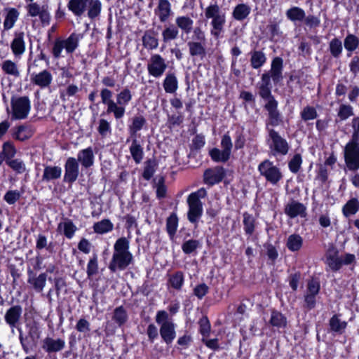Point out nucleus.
<instances>
[{
    "mask_svg": "<svg viewBox=\"0 0 359 359\" xmlns=\"http://www.w3.org/2000/svg\"><path fill=\"white\" fill-rule=\"evenodd\" d=\"M133 260V255L129 251V241L125 237L118 238L114 245V252L109 264V269L113 273L123 271Z\"/></svg>",
    "mask_w": 359,
    "mask_h": 359,
    "instance_id": "obj_1",
    "label": "nucleus"
},
{
    "mask_svg": "<svg viewBox=\"0 0 359 359\" xmlns=\"http://www.w3.org/2000/svg\"><path fill=\"white\" fill-rule=\"evenodd\" d=\"M67 8L78 17L87 11L88 18L94 19L100 15L102 4L100 0H69Z\"/></svg>",
    "mask_w": 359,
    "mask_h": 359,
    "instance_id": "obj_2",
    "label": "nucleus"
},
{
    "mask_svg": "<svg viewBox=\"0 0 359 359\" xmlns=\"http://www.w3.org/2000/svg\"><path fill=\"white\" fill-rule=\"evenodd\" d=\"M207 196L205 189L201 188L195 192L190 194L187 198L189 211L188 219L191 223L196 224L203 215V203L201 199Z\"/></svg>",
    "mask_w": 359,
    "mask_h": 359,
    "instance_id": "obj_3",
    "label": "nucleus"
},
{
    "mask_svg": "<svg viewBox=\"0 0 359 359\" xmlns=\"http://www.w3.org/2000/svg\"><path fill=\"white\" fill-rule=\"evenodd\" d=\"M204 13L207 19H212L210 34L215 38H218L223 31L226 22L225 14L216 2L210 4L206 7Z\"/></svg>",
    "mask_w": 359,
    "mask_h": 359,
    "instance_id": "obj_4",
    "label": "nucleus"
},
{
    "mask_svg": "<svg viewBox=\"0 0 359 359\" xmlns=\"http://www.w3.org/2000/svg\"><path fill=\"white\" fill-rule=\"evenodd\" d=\"M267 131L269 134L267 144L271 154L274 156L286 155L290 149L287 141L271 128L267 127Z\"/></svg>",
    "mask_w": 359,
    "mask_h": 359,
    "instance_id": "obj_5",
    "label": "nucleus"
},
{
    "mask_svg": "<svg viewBox=\"0 0 359 359\" xmlns=\"http://www.w3.org/2000/svg\"><path fill=\"white\" fill-rule=\"evenodd\" d=\"M27 327L28 328V336L27 337H24L21 329L18 328L20 332L19 339L23 351L26 353H29L31 348L28 339H29L32 346H36L41 337V327L39 323L35 320L27 324Z\"/></svg>",
    "mask_w": 359,
    "mask_h": 359,
    "instance_id": "obj_6",
    "label": "nucleus"
},
{
    "mask_svg": "<svg viewBox=\"0 0 359 359\" xmlns=\"http://www.w3.org/2000/svg\"><path fill=\"white\" fill-rule=\"evenodd\" d=\"M12 118L15 120L25 119L30 111V100L27 96L12 97L11 100Z\"/></svg>",
    "mask_w": 359,
    "mask_h": 359,
    "instance_id": "obj_7",
    "label": "nucleus"
},
{
    "mask_svg": "<svg viewBox=\"0 0 359 359\" xmlns=\"http://www.w3.org/2000/svg\"><path fill=\"white\" fill-rule=\"evenodd\" d=\"M258 170L260 175L273 185L278 184L283 178L280 168L274 165L273 163L268 159L264 160L259 165Z\"/></svg>",
    "mask_w": 359,
    "mask_h": 359,
    "instance_id": "obj_8",
    "label": "nucleus"
},
{
    "mask_svg": "<svg viewBox=\"0 0 359 359\" xmlns=\"http://www.w3.org/2000/svg\"><path fill=\"white\" fill-rule=\"evenodd\" d=\"M344 161L349 170H359V142L349 141L346 144Z\"/></svg>",
    "mask_w": 359,
    "mask_h": 359,
    "instance_id": "obj_9",
    "label": "nucleus"
},
{
    "mask_svg": "<svg viewBox=\"0 0 359 359\" xmlns=\"http://www.w3.org/2000/svg\"><path fill=\"white\" fill-rule=\"evenodd\" d=\"M27 16L39 17L43 26H47L50 22V14L47 5H40L36 2L29 3L25 6Z\"/></svg>",
    "mask_w": 359,
    "mask_h": 359,
    "instance_id": "obj_10",
    "label": "nucleus"
},
{
    "mask_svg": "<svg viewBox=\"0 0 359 359\" xmlns=\"http://www.w3.org/2000/svg\"><path fill=\"white\" fill-rule=\"evenodd\" d=\"M147 71L150 76L160 78L165 73L168 65L165 60L159 54H153L147 62Z\"/></svg>",
    "mask_w": 359,
    "mask_h": 359,
    "instance_id": "obj_11",
    "label": "nucleus"
},
{
    "mask_svg": "<svg viewBox=\"0 0 359 359\" xmlns=\"http://www.w3.org/2000/svg\"><path fill=\"white\" fill-rule=\"evenodd\" d=\"M320 291V283L316 279L309 280L304 295V307L309 310L313 309L316 304V295Z\"/></svg>",
    "mask_w": 359,
    "mask_h": 359,
    "instance_id": "obj_12",
    "label": "nucleus"
},
{
    "mask_svg": "<svg viewBox=\"0 0 359 359\" xmlns=\"http://www.w3.org/2000/svg\"><path fill=\"white\" fill-rule=\"evenodd\" d=\"M283 60L281 57H276L273 59L271 65V69L262 75H266L269 77V82L271 79L275 84L278 83L283 79Z\"/></svg>",
    "mask_w": 359,
    "mask_h": 359,
    "instance_id": "obj_13",
    "label": "nucleus"
},
{
    "mask_svg": "<svg viewBox=\"0 0 359 359\" xmlns=\"http://www.w3.org/2000/svg\"><path fill=\"white\" fill-rule=\"evenodd\" d=\"M22 309L20 305H15L9 308L4 316V320L13 332L14 328H18Z\"/></svg>",
    "mask_w": 359,
    "mask_h": 359,
    "instance_id": "obj_14",
    "label": "nucleus"
},
{
    "mask_svg": "<svg viewBox=\"0 0 359 359\" xmlns=\"http://www.w3.org/2000/svg\"><path fill=\"white\" fill-rule=\"evenodd\" d=\"M116 101L115 102V104H116V107L120 108L122 111H118V113H113V114L116 119H120L123 117L125 114L126 106L128 105L132 100V94L128 88H124L116 95Z\"/></svg>",
    "mask_w": 359,
    "mask_h": 359,
    "instance_id": "obj_15",
    "label": "nucleus"
},
{
    "mask_svg": "<svg viewBox=\"0 0 359 359\" xmlns=\"http://www.w3.org/2000/svg\"><path fill=\"white\" fill-rule=\"evenodd\" d=\"M65 170L64 180L69 183L75 182L79 173L77 160L73 157L68 158L65 165Z\"/></svg>",
    "mask_w": 359,
    "mask_h": 359,
    "instance_id": "obj_16",
    "label": "nucleus"
},
{
    "mask_svg": "<svg viewBox=\"0 0 359 359\" xmlns=\"http://www.w3.org/2000/svg\"><path fill=\"white\" fill-rule=\"evenodd\" d=\"M31 82L40 87L41 88H46L50 86L53 81V76L51 73L47 70L43 69L39 73H33L30 76Z\"/></svg>",
    "mask_w": 359,
    "mask_h": 359,
    "instance_id": "obj_17",
    "label": "nucleus"
},
{
    "mask_svg": "<svg viewBox=\"0 0 359 359\" xmlns=\"http://www.w3.org/2000/svg\"><path fill=\"white\" fill-rule=\"evenodd\" d=\"M27 283L31 285L32 287L37 292H42L46 284V273H41L36 276L33 270L29 269L27 270Z\"/></svg>",
    "mask_w": 359,
    "mask_h": 359,
    "instance_id": "obj_18",
    "label": "nucleus"
},
{
    "mask_svg": "<svg viewBox=\"0 0 359 359\" xmlns=\"http://www.w3.org/2000/svg\"><path fill=\"white\" fill-rule=\"evenodd\" d=\"M225 176V171L222 167L217 166L214 168L207 169L204 172L205 183L213 185L221 182Z\"/></svg>",
    "mask_w": 359,
    "mask_h": 359,
    "instance_id": "obj_19",
    "label": "nucleus"
},
{
    "mask_svg": "<svg viewBox=\"0 0 359 359\" xmlns=\"http://www.w3.org/2000/svg\"><path fill=\"white\" fill-rule=\"evenodd\" d=\"M264 107L269 114L266 128L278 126L283 123L282 116L278 110V102L265 104Z\"/></svg>",
    "mask_w": 359,
    "mask_h": 359,
    "instance_id": "obj_20",
    "label": "nucleus"
},
{
    "mask_svg": "<svg viewBox=\"0 0 359 359\" xmlns=\"http://www.w3.org/2000/svg\"><path fill=\"white\" fill-rule=\"evenodd\" d=\"M284 212L290 218H294L298 216L305 217L306 215V208L304 204L298 201H292L285 205Z\"/></svg>",
    "mask_w": 359,
    "mask_h": 359,
    "instance_id": "obj_21",
    "label": "nucleus"
},
{
    "mask_svg": "<svg viewBox=\"0 0 359 359\" xmlns=\"http://www.w3.org/2000/svg\"><path fill=\"white\" fill-rule=\"evenodd\" d=\"M65 346V341L62 339L46 337L42 341V348L47 353H55L62 351Z\"/></svg>",
    "mask_w": 359,
    "mask_h": 359,
    "instance_id": "obj_22",
    "label": "nucleus"
},
{
    "mask_svg": "<svg viewBox=\"0 0 359 359\" xmlns=\"http://www.w3.org/2000/svg\"><path fill=\"white\" fill-rule=\"evenodd\" d=\"M259 95L267 102L265 104H270L273 102H278L271 92V82H269V77L266 75H262L261 84L259 90Z\"/></svg>",
    "mask_w": 359,
    "mask_h": 359,
    "instance_id": "obj_23",
    "label": "nucleus"
},
{
    "mask_svg": "<svg viewBox=\"0 0 359 359\" xmlns=\"http://www.w3.org/2000/svg\"><path fill=\"white\" fill-rule=\"evenodd\" d=\"M25 33L15 32L11 43V48L15 57H20L25 51Z\"/></svg>",
    "mask_w": 359,
    "mask_h": 359,
    "instance_id": "obj_24",
    "label": "nucleus"
},
{
    "mask_svg": "<svg viewBox=\"0 0 359 359\" xmlns=\"http://www.w3.org/2000/svg\"><path fill=\"white\" fill-rule=\"evenodd\" d=\"M155 13L161 22L167 21L172 13L170 1L168 0H158Z\"/></svg>",
    "mask_w": 359,
    "mask_h": 359,
    "instance_id": "obj_25",
    "label": "nucleus"
},
{
    "mask_svg": "<svg viewBox=\"0 0 359 359\" xmlns=\"http://www.w3.org/2000/svg\"><path fill=\"white\" fill-rule=\"evenodd\" d=\"M160 334L163 340L170 344L176 337L175 325L172 322H165L160 327Z\"/></svg>",
    "mask_w": 359,
    "mask_h": 359,
    "instance_id": "obj_26",
    "label": "nucleus"
},
{
    "mask_svg": "<svg viewBox=\"0 0 359 359\" xmlns=\"http://www.w3.org/2000/svg\"><path fill=\"white\" fill-rule=\"evenodd\" d=\"M191 57L203 60L207 55L206 43L189 41L187 43Z\"/></svg>",
    "mask_w": 359,
    "mask_h": 359,
    "instance_id": "obj_27",
    "label": "nucleus"
},
{
    "mask_svg": "<svg viewBox=\"0 0 359 359\" xmlns=\"http://www.w3.org/2000/svg\"><path fill=\"white\" fill-rule=\"evenodd\" d=\"M337 249L331 245L326 253L327 264L332 271H338L341 268L340 257Z\"/></svg>",
    "mask_w": 359,
    "mask_h": 359,
    "instance_id": "obj_28",
    "label": "nucleus"
},
{
    "mask_svg": "<svg viewBox=\"0 0 359 359\" xmlns=\"http://www.w3.org/2000/svg\"><path fill=\"white\" fill-rule=\"evenodd\" d=\"M100 96L102 102L107 106V114L118 113V111H122L120 108L116 107L115 102L111 99L112 92L110 90L103 88L100 92Z\"/></svg>",
    "mask_w": 359,
    "mask_h": 359,
    "instance_id": "obj_29",
    "label": "nucleus"
},
{
    "mask_svg": "<svg viewBox=\"0 0 359 359\" xmlns=\"http://www.w3.org/2000/svg\"><path fill=\"white\" fill-rule=\"evenodd\" d=\"M77 158V161L86 168L91 167L94 163V154L91 147L81 150Z\"/></svg>",
    "mask_w": 359,
    "mask_h": 359,
    "instance_id": "obj_30",
    "label": "nucleus"
},
{
    "mask_svg": "<svg viewBox=\"0 0 359 359\" xmlns=\"http://www.w3.org/2000/svg\"><path fill=\"white\" fill-rule=\"evenodd\" d=\"M164 90L167 93H174L178 88L177 79L174 72H168L163 82Z\"/></svg>",
    "mask_w": 359,
    "mask_h": 359,
    "instance_id": "obj_31",
    "label": "nucleus"
},
{
    "mask_svg": "<svg viewBox=\"0 0 359 359\" xmlns=\"http://www.w3.org/2000/svg\"><path fill=\"white\" fill-rule=\"evenodd\" d=\"M1 69L5 74L11 76L15 79L20 76V71L16 62L11 60H6L2 62Z\"/></svg>",
    "mask_w": 359,
    "mask_h": 359,
    "instance_id": "obj_32",
    "label": "nucleus"
},
{
    "mask_svg": "<svg viewBox=\"0 0 359 359\" xmlns=\"http://www.w3.org/2000/svg\"><path fill=\"white\" fill-rule=\"evenodd\" d=\"M250 54V65L253 69H259L266 63V57L262 50H252Z\"/></svg>",
    "mask_w": 359,
    "mask_h": 359,
    "instance_id": "obj_33",
    "label": "nucleus"
},
{
    "mask_svg": "<svg viewBox=\"0 0 359 359\" xmlns=\"http://www.w3.org/2000/svg\"><path fill=\"white\" fill-rule=\"evenodd\" d=\"M6 15L4 22V30L12 29L19 18L20 13L15 8H9L6 9Z\"/></svg>",
    "mask_w": 359,
    "mask_h": 359,
    "instance_id": "obj_34",
    "label": "nucleus"
},
{
    "mask_svg": "<svg viewBox=\"0 0 359 359\" xmlns=\"http://www.w3.org/2000/svg\"><path fill=\"white\" fill-rule=\"evenodd\" d=\"M142 41L143 46L148 50H154L158 46V40L152 30L145 31Z\"/></svg>",
    "mask_w": 359,
    "mask_h": 359,
    "instance_id": "obj_35",
    "label": "nucleus"
},
{
    "mask_svg": "<svg viewBox=\"0 0 359 359\" xmlns=\"http://www.w3.org/2000/svg\"><path fill=\"white\" fill-rule=\"evenodd\" d=\"M130 152L134 161L137 164L140 163L144 157V151L136 137H134L132 140V144L130 147Z\"/></svg>",
    "mask_w": 359,
    "mask_h": 359,
    "instance_id": "obj_36",
    "label": "nucleus"
},
{
    "mask_svg": "<svg viewBox=\"0 0 359 359\" xmlns=\"http://www.w3.org/2000/svg\"><path fill=\"white\" fill-rule=\"evenodd\" d=\"M62 175V168L59 166L48 165L44 168L42 180L49 182L50 180H57Z\"/></svg>",
    "mask_w": 359,
    "mask_h": 359,
    "instance_id": "obj_37",
    "label": "nucleus"
},
{
    "mask_svg": "<svg viewBox=\"0 0 359 359\" xmlns=\"http://www.w3.org/2000/svg\"><path fill=\"white\" fill-rule=\"evenodd\" d=\"M251 11L250 7L245 4H238L232 12L233 18L238 20L242 21L248 18Z\"/></svg>",
    "mask_w": 359,
    "mask_h": 359,
    "instance_id": "obj_38",
    "label": "nucleus"
},
{
    "mask_svg": "<svg viewBox=\"0 0 359 359\" xmlns=\"http://www.w3.org/2000/svg\"><path fill=\"white\" fill-rule=\"evenodd\" d=\"M81 38V34L72 33L67 39L62 40L66 52L67 53H73L78 47L79 41Z\"/></svg>",
    "mask_w": 359,
    "mask_h": 359,
    "instance_id": "obj_39",
    "label": "nucleus"
},
{
    "mask_svg": "<svg viewBox=\"0 0 359 359\" xmlns=\"http://www.w3.org/2000/svg\"><path fill=\"white\" fill-rule=\"evenodd\" d=\"M146 121L145 118L142 115H137L133 118L132 123L128 128L131 137H136V133L142 129Z\"/></svg>",
    "mask_w": 359,
    "mask_h": 359,
    "instance_id": "obj_40",
    "label": "nucleus"
},
{
    "mask_svg": "<svg viewBox=\"0 0 359 359\" xmlns=\"http://www.w3.org/2000/svg\"><path fill=\"white\" fill-rule=\"evenodd\" d=\"M303 245V238L299 234L290 235L287 239L286 246L292 252L298 251Z\"/></svg>",
    "mask_w": 359,
    "mask_h": 359,
    "instance_id": "obj_41",
    "label": "nucleus"
},
{
    "mask_svg": "<svg viewBox=\"0 0 359 359\" xmlns=\"http://www.w3.org/2000/svg\"><path fill=\"white\" fill-rule=\"evenodd\" d=\"M57 229L60 232H63L67 238H72L77 228L71 220L67 219L64 222H60L58 224Z\"/></svg>",
    "mask_w": 359,
    "mask_h": 359,
    "instance_id": "obj_42",
    "label": "nucleus"
},
{
    "mask_svg": "<svg viewBox=\"0 0 359 359\" xmlns=\"http://www.w3.org/2000/svg\"><path fill=\"white\" fill-rule=\"evenodd\" d=\"M270 324L277 328H284L287 325V318L280 312L273 311L270 318Z\"/></svg>",
    "mask_w": 359,
    "mask_h": 359,
    "instance_id": "obj_43",
    "label": "nucleus"
},
{
    "mask_svg": "<svg viewBox=\"0 0 359 359\" xmlns=\"http://www.w3.org/2000/svg\"><path fill=\"white\" fill-rule=\"evenodd\" d=\"M329 325L332 332L341 334L346 329L347 323L341 320L337 315H334L330 318Z\"/></svg>",
    "mask_w": 359,
    "mask_h": 359,
    "instance_id": "obj_44",
    "label": "nucleus"
},
{
    "mask_svg": "<svg viewBox=\"0 0 359 359\" xmlns=\"http://www.w3.org/2000/svg\"><path fill=\"white\" fill-rule=\"evenodd\" d=\"M177 26L186 34L191 32L194 21L188 16H180L175 20Z\"/></svg>",
    "mask_w": 359,
    "mask_h": 359,
    "instance_id": "obj_45",
    "label": "nucleus"
},
{
    "mask_svg": "<svg viewBox=\"0 0 359 359\" xmlns=\"http://www.w3.org/2000/svg\"><path fill=\"white\" fill-rule=\"evenodd\" d=\"M32 135V130L27 126L21 125L16 128L13 137L20 141H25Z\"/></svg>",
    "mask_w": 359,
    "mask_h": 359,
    "instance_id": "obj_46",
    "label": "nucleus"
},
{
    "mask_svg": "<svg viewBox=\"0 0 359 359\" xmlns=\"http://www.w3.org/2000/svg\"><path fill=\"white\" fill-rule=\"evenodd\" d=\"M306 13L303 9L296 6L288 9L286 12L287 18L292 22L302 21Z\"/></svg>",
    "mask_w": 359,
    "mask_h": 359,
    "instance_id": "obj_47",
    "label": "nucleus"
},
{
    "mask_svg": "<svg viewBox=\"0 0 359 359\" xmlns=\"http://www.w3.org/2000/svg\"><path fill=\"white\" fill-rule=\"evenodd\" d=\"M209 155L213 161L222 163L228 161L231 156L227 152H225V151L222 149L220 150L217 148H213L210 150Z\"/></svg>",
    "mask_w": 359,
    "mask_h": 359,
    "instance_id": "obj_48",
    "label": "nucleus"
},
{
    "mask_svg": "<svg viewBox=\"0 0 359 359\" xmlns=\"http://www.w3.org/2000/svg\"><path fill=\"white\" fill-rule=\"evenodd\" d=\"M113 224L109 219H102L93 225L94 231L97 233L103 234L111 231L113 229Z\"/></svg>",
    "mask_w": 359,
    "mask_h": 359,
    "instance_id": "obj_49",
    "label": "nucleus"
},
{
    "mask_svg": "<svg viewBox=\"0 0 359 359\" xmlns=\"http://www.w3.org/2000/svg\"><path fill=\"white\" fill-rule=\"evenodd\" d=\"M267 29L270 32L271 40L278 41L281 38L283 32L280 30L279 22L276 20H270L269 25H267Z\"/></svg>",
    "mask_w": 359,
    "mask_h": 359,
    "instance_id": "obj_50",
    "label": "nucleus"
},
{
    "mask_svg": "<svg viewBox=\"0 0 359 359\" xmlns=\"http://www.w3.org/2000/svg\"><path fill=\"white\" fill-rule=\"evenodd\" d=\"M179 31L174 25H170L165 27L162 32V38L164 43L175 40L177 38Z\"/></svg>",
    "mask_w": 359,
    "mask_h": 359,
    "instance_id": "obj_51",
    "label": "nucleus"
},
{
    "mask_svg": "<svg viewBox=\"0 0 359 359\" xmlns=\"http://www.w3.org/2000/svg\"><path fill=\"white\" fill-rule=\"evenodd\" d=\"M157 163L155 159H148L145 162V166L142 173V177L146 180H149L156 171Z\"/></svg>",
    "mask_w": 359,
    "mask_h": 359,
    "instance_id": "obj_52",
    "label": "nucleus"
},
{
    "mask_svg": "<svg viewBox=\"0 0 359 359\" xmlns=\"http://www.w3.org/2000/svg\"><path fill=\"white\" fill-rule=\"evenodd\" d=\"M329 48L331 55L334 57L337 58L342 53V43L339 39L334 38L330 41Z\"/></svg>",
    "mask_w": 359,
    "mask_h": 359,
    "instance_id": "obj_53",
    "label": "nucleus"
},
{
    "mask_svg": "<svg viewBox=\"0 0 359 359\" xmlns=\"http://www.w3.org/2000/svg\"><path fill=\"white\" fill-rule=\"evenodd\" d=\"M359 209V202L356 198L348 201L343 208V213L346 217L354 215Z\"/></svg>",
    "mask_w": 359,
    "mask_h": 359,
    "instance_id": "obj_54",
    "label": "nucleus"
},
{
    "mask_svg": "<svg viewBox=\"0 0 359 359\" xmlns=\"http://www.w3.org/2000/svg\"><path fill=\"white\" fill-rule=\"evenodd\" d=\"M127 318L128 316L126 311L123 306H118L114 309L112 319L118 325L121 326L124 324L126 322Z\"/></svg>",
    "mask_w": 359,
    "mask_h": 359,
    "instance_id": "obj_55",
    "label": "nucleus"
},
{
    "mask_svg": "<svg viewBox=\"0 0 359 359\" xmlns=\"http://www.w3.org/2000/svg\"><path fill=\"white\" fill-rule=\"evenodd\" d=\"M345 48L349 51H354L359 46V39L351 34L346 36L344 41Z\"/></svg>",
    "mask_w": 359,
    "mask_h": 359,
    "instance_id": "obj_56",
    "label": "nucleus"
},
{
    "mask_svg": "<svg viewBox=\"0 0 359 359\" xmlns=\"http://www.w3.org/2000/svg\"><path fill=\"white\" fill-rule=\"evenodd\" d=\"M6 164L18 174H21L26 170V166L22 160L16 159H6Z\"/></svg>",
    "mask_w": 359,
    "mask_h": 359,
    "instance_id": "obj_57",
    "label": "nucleus"
},
{
    "mask_svg": "<svg viewBox=\"0 0 359 359\" xmlns=\"http://www.w3.org/2000/svg\"><path fill=\"white\" fill-rule=\"evenodd\" d=\"M243 225L245 233L252 235L255 231V218L252 215L247 212L243 214Z\"/></svg>",
    "mask_w": 359,
    "mask_h": 359,
    "instance_id": "obj_58",
    "label": "nucleus"
},
{
    "mask_svg": "<svg viewBox=\"0 0 359 359\" xmlns=\"http://www.w3.org/2000/svg\"><path fill=\"white\" fill-rule=\"evenodd\" d=\"M300 115L304 121H308L316 118L318 113L313 107L306 106L302 109Z\"/></svg>",
    "mask_w": 359,
    "mask_h": 359,
    "instance_id": "obj_59",
    "label": "nucleus"
},
{
    "mask_svg": "<svg viewBox=\"0 0 359 359\" xmlns=\"http://www.w3.org/2000/svg\"><path fill=\"white\" fill-rule=\"evenodd\" d=\"M353 115V107L349 104H341L337 116L339 118L340 121H345L350 116Z\"/></svg>",
    "mask_w": 359,
    "mask_h": 359,
    "instance_id": "obj_60",
    "label": "nucleus"
},
{
    "mask_svg": "<svg viewBox=\"0 0 359 359\" xmlns=\"http://www.w3.org/2000/svg\"><path fill=\"white\" fill-rule=\"evenodd\" d=\"M169 282L172 287L180 290L184 282L183 273L180 271L176 272L173 275L170 276Z\"/></svg>",
    "mask_w": 359,
    "mask_h": 359,
    "instance_id": "obj_61",
    "label": "nucleus"
},
{
    "mask_svg": "<svg viewBox=\"0 0 359 359\" xmlns=\"http://www.w3.org/2000/svg\"><path fill=\"white\" fill-rule=\"evenodd\" d=\"M166 228L170 236H173L175 234L177 228V217L175 215H171L167 219Z\"/></svg>",
    "mask_w": 359,
    "mask_h": 359,
    "instance_id": "obj_62",
    "label": "nucleus"
},
{
    "mask_svg": "<svg viewBox=\"0 0 359 359\" xmlns=\"http://www.w3.org/2000/svg\"><path fill=\"white\" fill-rule=\"evenodd\" d=\"M302 163L301 155L299 154H295L289 161L288 166L290 170L293 173H297L301 168Z\"/></svg>",
    "mask_w": 359,
    "mask_h": 359,
    "instance_id": "obj_63",
    "label": "nucleus"
},
{
    "mask_svg": "<svg viewBox=\"0 0 359 359\" xmlns=\"http://www.w3.org/2000/svg\"><path fill=\"white\" fill-rule=\"evenodd\" d=\"M353 133L350 141L359 142V117H354L351 121Z\"/></svg>",
    "mask_w": 359,
    "mask_h": 359,
    "instance_id": "obj_64",
    "label": "nucleus"
}]
</instances>
